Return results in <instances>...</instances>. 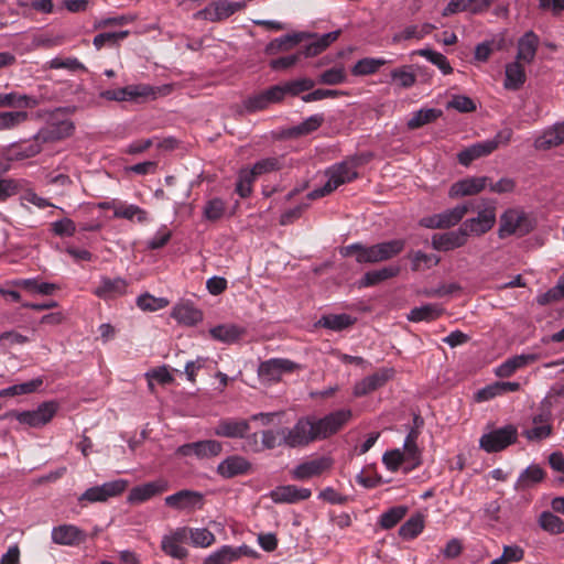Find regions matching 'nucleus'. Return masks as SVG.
<instances>
[{
  "instance_id": "nucleus-1",
  "label": "nucleus",
  "mask_w": 564,
  "mask_h": 564,
  "mask_svg": "<svg viewBox=\"0 0 564 564\" xmlns=\"http://www.w3.org/2000/svg\"><path fill=\"white\" fill-rule=\"evenodd\" d=\"M351 417L350 410H337L322 419L313 416H302L299 419L300 425L305 430L304 446L317 440H325L337 433Z\"/></svg>"
},
{
  "instance_id": "nucleus-2",
  "label": "nucleus",
  "mask_w": 564,
  "mask_h": 564,
  "mask_svg": "<svg viewBox=\"0 0 564 564\" xmlns=\"http://www.w3.org/2000/svg\"><path fill=\"white\" fill-rule=\"evenodd\" d=\"M405 248V240L393 239L372 246L356 242L340 249L343 257H356L358 263H378L390 260L400 254Z\"/></svg>"
},
{
  "instance_id": "nucleus-3",
  "label": "nucleus",
  "mask_w": 564,
  "mask_h": 564,
  "mask_svg": "<svg viewBox=\"0 0 564 564\" xmlns=\"http://www.w3.org/2000/svg\"><path fill=\"white\" fill-rule=\"evenodd\" d=\"M471 202L470 212L477 213V216L466 219L462 225L469 236L480 237L489 232L496 225L497 202L487 198Z\"/></svg>"
},
{
  "instance_id": "nucleus-4",
  "label": "nucleus",
  "mask_w": 564,
  "mask_h": 564,
  "mask_svg": "<svg viewBox=\"0 0 564 564\" xmlns=\"http://www.w3.org/2000/svg\"><path fill=\"white\" fill-rule=\"evenodd\" d=\"M358 163L355 159L345 160L340 163L334 164L326 171V175L328 176V181L326 184L319 188H315L311 193H308V199H318L322 198L340 185L350 183L358 177L357 172Z\"/></svg>"
},
{
  "instance_id": "nucleus-5",
  "label": "nucleus",
  "mask_w": 564,
  "mask_h": 564,
  "mask_svg": "<svg viewBox=\"0 0 564 564\" xmlns=\"http://www.w3.org/2000/svg\"><path fill=\"white\" fill-rule=\"evenodd\" d=\"M305 430L300 425L299 420L292 427H280L278 430H265L261 432L262 446L267 449L285 446L290 448H302L304 446Z\"/></svg>"
},
{
  "instance_id": "nucleus-6",
  "label": "nucleus",
  "mask_w": 564,
  "mask_h": 564,
  "mask_svg": "<svg viewBox=\"0 0 564 564\" xmlns=\"http://www.w3.org/2000/svg\"><path fill=\"white\" fill-rule=\"evenodd\" d=\"M513 135V131L510 128L500 130L494 139L477 142L463 151L457 155L458 162L468 166L473 161L491 154L499 145H507Z\"/></svg>"
},
{
  "instance_id": "nucleus-7",
  "label": "nucleus",
  "mask_w": 564,
  "mask_h": 564,
  "mask_svg": "<svg viewBox=\"0 0 564 564\" xmlns=\"http://www.w3.org/2000/svg\"><path fill=\"white\" fill-rule=\"evenodd\" d=\"M533 229L528 215L520 209L509 208L500 216L498 236L505 239L511 235L524 236Z\"/></svg>"
},
{
  "instance_id": "nucleus-8",
  "label": "nucleus",
  "mask_w": 564,
  "mask_h": 564,
  "mask_svg": "<svg viewBox=\"0 0 564 564\" xmlns=\"http://www.w3.org/2000/svg\"><path fill=\"white\" fill-rule=\"evenodd\" d=\"M159 89L148 84L128 85L122 88L107 89L100 93V97L113 101H140L155 99Z\"/></svg>"
},
{
  "instance_id": "nucleus-9",
  "label": "nucleus",
  "mask_w": 564,
  "mask_h": 564,
  "mask_svg": "<svg viewBox=\"0 0 564 564\" xmlns=\"http://www.w3.org/2000/svg\"><path fill=\"white\" fill-rule=\"evenodd\" d=\"M518 438L517 427L506 425L485 433L479 440V446L487 453H497L514 444Z\"/></svg>"
},
{
  "instance_id": "nucleus-10",
  "label": "nucleus",
  "mask_w": 564,
  "mask_h": 564,
  "mask_svg": "<svg viewBox=\"0 0 564 564\" xmlns=\"http://www.w3.org/2000/svg\"><path fill=\"white\" fill-rule=\"evenodd\" d=\"M56 411L57 404L55 402H44L32 411H11L8 413V417L31 427H41L53 419Z\"/></svg>"
},
{
  "instance_id": "nucleus-11",
  "label": "nucleus",
  "mask_w": 564,
  "mask_h": 564,
  "mask_svg": "<svg viewBox=\"0 0 564 564\" xmlns=\"http://www.w3.org/2000/svg\"><path fill=\"white\" fill-rule=\"evenodd\" d=\"M128 487V481L123 479H117L105 482L100 486H94L85 490L78 498L80 503L84 502H105L109 498L121 495Z\"/></svg>"
},
{
  "instance_id": "nucleus-12",
  "label": "nucleus",
  "mask_w": 564,
  "mask_h": 564,
  "mask_svg": "<svg viewBox=\"0 0 564 564\" xmlns=\"http://www.w3.org/2000/svg\"><path fill=\"white\" fill-rule=\"evenodd\" d=\"M167 507L183 512L200 510L204 506V496L195 490L183 489L164 498Z\"/></svg>"
},
{
  "instance_id": "nucleus-13",
  "label": "nucleus",
  "mask_w": 564,
  "mask_h": 564,
  "mask_svg": "<svg viewBox=\"0 0 564 564\" xmlns=\"http://www.w3.org/2000/svg\"><path fill=\"white\" fill-rule=\"evenodd\" d=\"M243 556L254 558L258 556V553L246 544L240 546L223 545L217 551L210 553L203 564H231Z\"/></svg>"
},
{
  "instance_id": "nucleus-14",
  "label": "nucleus",
  "mask_w": 564,
  "mask_h": 564,
  "mask_svg": "<svg viewBox=\"0 0 564 564\" xmlns=\"http://www.w3.org/2000/svg\"><path fill=\"white\" fill-rule=\"evenodd\" d=\"M281 101L282 90L280 89V87L273 85L268 89L248 96L243 100V107L247 112L253 113L265 110L270 107V105L279 104Z\"/></svg>"
},
{
  "instance_id": "nucleus-15",
  "label": "nucleus",
  "mask_w": 564,
  "mask_h": 564,
  "mask_svg": "<svg viewBox=\"0 0 564 564\" xmlns=\"http://www.w3.org/2000/svg\"><path fill=\"white\" fill-rule=\"evenodd\" d=\"M223 451V444L216 440H204L181 445L176 449L180 456H196L206 459L218 456Z\"/></svg>"
},
{
  "instance_id": "nucleus-16",
  "label": "nucleus",
  "mask_w": 564,
  "mask_h": 564,
  "mask_svg": "<svg viewBox=\"0 0 564 564\" xmlns=\"http://www.w3.org/2000/svg\"><path fill=\"white\" fill-rule=\"evenodd\" d=\"M245 8V3L216 0L197 12V17L210 22H220Z\"/></svg>"
},
{
  "instance_id": "nucleus-17",
  "label": "nucleus",
  "mask_w": 564,
  "mask_h": 564,
  "mask_svg": "<svg viewBox=\"0 0 564 564\" xmlns=\"http://www.w3.org/2000/svg\"><path fill=\"white\" fill-rule=\"evenodd\" d=\"M468 238V232L464 226L460 225L456 230L433 235L432 247L437 251L447 252L464 247Z\"/></svg>"
},
{
  "instance_id": "nucleus-18",
  "label": "nucleus",
  "mask_w": 564,
  "mask_h": 564,
  "mask_svg": "<svg viewBox=\"0 0 564 564\" xmlns=\"http://www.w3.org/2000/svg\"><path fill=\"white\" fill-rule=\"evenodd\" d=\"M128 282L123 278H109L102 275L93 294L104 301L116 300L127 293Z\"/></svg>"
},
{
  "instance_id": "nucleus-19",
  "label": "nucleus",
  "mask_w": 564,
  "mask_h": 564,
  "mask_svg": "<svg viewBox=\"0 0 564 564\" xmlns=\"http://www.w3.org/2000/svg\"><path fill=\"white\" fill-rule=\"evenodd\" d=\"M332 464L333 462L329 457L322 456L301 463L290 471V475L292 479L295 480L310 479L328 470L332 467Z\"/></svg>"
},
{
  "instance_id": "nucleus-20",
  "label": "nucleus",
  "mask_w": 564,
  "mask_h": 564,
  "mask_svg": "<svg viewBox=\"0 0 564 564\" xmlns=\"http://www.w3.org/2000/svg\"><path fill=\"white\" fill-rule=\"evenodd\" d=\"M296 368V364L289 359L272 358L260 365L259 376L263 380L279 381L283 373L293 372Z\"/></svg>"
},
{
  "instance_id": "nucleus-21",
  "label": "nucleus",
  "mask_w": 564,
  "mask_h": 564,
  "mask_svg": "<svg viewBox=\"0 0 564 564\" xmlns=\"http://www.w3.org/2000/svg\"><path fill=\"white\" fill-rule=\"evenodd\" d=\"M86 539L87 533L74 524H62L52 530V541L58 545L77 546Z\"/></svg>"
},
{
  "instance_id": "nucleus-22",
  "label": "nucleus",
  "mask_w": 564,
  "mask_h": 564,
  "mask_svg": "<svg viewBox=\"0 0 564 564\" xmlns=\"http://www.w3.org/2000/svg\"><path fill=\"white\" fill-rule=\"evenodd\" d=\"M251 469L252 465L247 458L240 455H231L217 466V474L223 478L230 479L248 475Z\"/></svg>"
},
{
  "instance_id": "nucleus-23",
  "label": "nucleus",
  "mask_w": 564,
  "mask_h": 564,
  "mask_svg": "<svg viewBox=\"0 0 564 564\" xmlns=\"http://www.w3.org/2000/svg\"><path fill=\"white\" fill-rule=\"evenodd\" d=\"M392 369H380L376 371L355 384L354 395L364 397L376 391L383 387L392 378Z\"/></svg>"
},
{
  "instance_id": "nucleus-24",
  "label": "nucleus",
  "mask_w": 564,
  "mask_h": 564,
  "mask_svg": "<svg viewBox=\"0 0 564 564\" xmlns=\"http://www.w3.org/2000/svg\"><path fill=\"white\" fill-rule=\"evenodd\" d=\"M311 496V489L295 485L279 486L270 492V498L275 503H297L307 500Z\"/></svg>"
},
{
  "instance_id": "nucleus-25",
  "label": "nucleus",
  "mask_w": 564,
  "mask_h": 564,
  "mask_svg": "<svg viewBox=\"0 0 564 564\" xmlns=\"http://www.w3.org/2000/svg\"><path fill=\"white\" fill-rule=\"evenodd\" d=\"M490 181L487 176L467 177L454 183L449 189V197L471 196L485 189Z\"/></svg>"
},
{
  "instance_id": "nucleus-26",
  "label": "nucleus",
  "mask_w": 564,
  "mask_h": 564,
  "mask_svg": "<svg viewBox=\"0 0 564 564\" xmlns=\"http://www.w3.org/2000/svg\"><path fill=\"white\" fill-rule=\"evenodd\" d=\"M250 430L249 422L243 419H221L214 429V434L220 437L242 438Z\"/></svg>"
},
{
  "instance_id": "nucleus-27",
  "label": "nucleus",
  "mask_w": 564,
  "mask_h": 564,
  "mask_svg": "<svg viewBox=\"0 0 564 564\" xmlns=\"http://www.w3.org/2000/svg\"><path fill=\"white\" fill-rule=\"evenodd\" d=\"M494 0H451L443 10V15L448 17L458 12H470L473 14H479L486 12Z\"/></svg>"
},
{
  "instance_id": "nucleus-28",
  "label": "nucleus",
  "mask_w": 564,
  "mask_h": 564,
  "mask_svg": "<svg viewBox=\"0 0 564 564\" xmlns=\"http://www.w3.org/2000/svg\"><path fill=\"white\" fill-rule=\"evenodd\" d=\"M169 486L164 480L150 481L140 486H135L130 490L128 501L131 503H141L152 497L165 492Z\"/></svg>"
},
{
  "instance_id": "nucleus-29",
  "label": "nucleus",
  "mask_w": 564,
  "mask_h": 564,
  "mask_svg": "<svg viewBox=\"0 0 564 564\" xmlns=\"http://www.w3.org/2000/svg\"><path fill=\"white\" fill-rule=\"evenodd\" d=\"M540 44L538 34L533 31L525 32L518 41V52L516 59L525 64H531Z\"/></svg>"
},
{
  "instance_id": "nucleus-30",
  "label": "nucleus",
  "mask_w": 564,
  "mask_h": 564,
  "mask_svg": "<svg viewBox=\"0 0 564 564\" xmlns=\"http://www.w3.org/2000/svg\"><path fill=\"white\" fill-rule=\"evenodd\" d=\"M564 142V122L555 123L553 127L543 131L534 141L536 150H549Z\"/></svg>"
},
{
  "instance_id": "nucleus-31",
  "label": "nucleus",
  "mask_w": 564,
  "mask_h": 564,
  "mask_svg": "<svg viewBox=\"0 0 564 564\" xmlns=\"http://www.w3.org/2000/svg\"><path fill=\"white\" fill-rule=\"evenodd\" d=\"M538 360L535 354H522L508 358L496 370V375L501 378L511 377L518 369L531 365Z\"/></svg>"
},
{
  "instance_id": "nucleus-32",
  "label": "nucleus",
  "mask_w": 564,
  "mask_h": 564,
  "mask_svg": "<svg viewBox=\"0 0 564 564\" xmlns=\"http://www.w3.org/2000/svg\"><path fill=\"white\" fill-rule=\"evenodd\" d=\"M400 273V268L398 265H389L381 268L379 270H371L365 273V275L359 280V288H370L375 286L383 281L392 279Z\"/></svg>"
},
{
  "instance_id": "nucleus-33",
  "label": "nucleus",
  "mask_w": 564,
  "mask_h": 564,
  "mask_svg": "<svg viewBox=\"0 0 564 564\" xmlns=\"http://www.w3.org/2000/svg\"><path fill=\"white\" fill-rule=\"evenodd\" d=\"M444 313V308L440 304L429 303L419 307H414L410 311L408 316L409 321L419 322H432L437 319Z\"/></svg>"
},
{
  "instance_id": "nucleus-34",
  "label": "nucleus",
  "mask_w": 564,
  "mask_h": 564,
  "mask_svg": "<svg viewBox=\"0 0 564 564\" xmlns=\"http://www.w3.org/2000/svg\"><path fill=\"white\" fill-rule=\"evenodd\" d=\"M525 78L527 76L522 62L516 59L506 66L505 87L507 89H519L524 84Z\"/></svg>"
},
{
  "instance_id": "nucleus-35",
  "label": "nucleus",
  "mask_w": 564,
  "mask_h": 564,
  "mask_svg": "<svg viewBox=\"0 0 564 564\" xmlns=\"http://www.w3.org/2000/svg\"><path fill=\"white\" fill-rule=\"evenodd\" d=\"M473 208V202H465L464 204L457 205L454 208L447 209L440 214L443 229H448L462 221V219Z\"/></svg>"
},
{
  "instance_id": "nucleus-36",
  "label": "nucleus",
  "mask_w": 564,
  "mask_h": 564,
  "mask_svg": "<svg viewBox=\"0 0 564 564\" xmlns=\"http://www.w3.org/2000/svg\"><path fill=\"white\" fill-rule=\"evenodd\" d=\"M35 106H37V100L32 96L22 95L17 91L0 94V107L28 109Z\"/></svg>"
},
{
  "instance_id": "nucleus-37",
  "label": "nucleus",
  "mask_w": 564,
  "mask_h": 564,
  "mask_svg": "<svg viewBox=\"0 0 564 564\" xmlns=\"http://www.w3.org/2000/svg\"><path fill=\"white\" fill-rule=\"evenodd\" d=\"M172 316L181 324L194 326L203 321V312L189 304L178 305L173 310Z\"/></svg>"
},
{
  "instance_id": "nucleus-38",
  "label": "nucleus",
  "mask_w": 564,
  "mask_h": 564,
  "mask_svg": "<svg viewBox=\"0 0 564 564\" xmlns=\"http://www.w3.org/2000/svg\"><path fill=\"white\" fill-rule=\"evenodd\" d=\"M355 322L356 318L348 314H329L323 315L316 325L335 332H340L354 325Z\"/></svg>"
},
{
  "instance_id": "nucleus-39",
  "label": "nucleus",
  "mask_w": 564,
  "mask_h": 564,
  "mask_svg": "<svg viewBox=\"0 0 564 564\" xmlns=\"http://www.w3.org/2000/svg\"><path fill=\"white\" fill-rule=\"evenodd\" d=\"M419 435L420 431H417L416 429H411L404 441L403 454H405V456L409 459L410 467L406 468L409 470L417 467L421 464V453L416 444Z\"/></svg>"
},
{
  "instance_id": "nucleus-40",
  "label": "nucleus",
  "mask_w": 564,
  "mask_h": 564,
  "mask_svg": "<svg viewBox=\"0 0 564 564\" xmlns=\"http://www.w3.org/2000/svg\"><path fill=\"white\" fill-rule=\"evenodd\" d=\"M13 284L20 289H23L30 293H37L43 295H51L56 290L57 286L53 283L40 282L36 279H19L13 282Z\"/></svg>"
},
{
  "instance_id": "nucleus-41",
  "label": "nucleus",
  "mask_w": 564,
  "mask_h": 564,
  "mask_svg": "<svg viewBox=\"0 0 564 564\" xmlns=\"http://www.w3.org/2000/svg\"><path fill=\"white\" fill-rule=\"evenodd\" d=\"M443 115L442 110L435 108L420 109L415 111L406 126L410 130L419 129L427 123L438 119Z\"/></svg>"
},
{
  "instance_id": "nucleus-42",
  "label": "nucleus",
  "mask_w": 564,
  "mask_h": 564,
  "mask_svg": "<svg viewBox=\"0 0 564 564\" xmlns=\"http://www.w3.org/2000/svg\"><path fill=\"white\" fill-rule=\"evenodd\" d=\"M282 90V100L285 96H299L301 93L308 91L315 86V82L311 78H299L276 85Z\"/></svg>"
},
{
  "instance_id": "nucleus-43",
  "label": "nucleus",
  "mask_w": 564,
  "mask_h": 564,
  "mask_svg": "<svg viewBox=\"0 0 564 564\" xmlns=\"http://www.w3.org/2000/svg\"><path fill=\"white\" fill-rule=\"evenodd\" d=\"M552 425L549 423H545L542 415L534 416L533 419V426L531 429H527L523 432V435L529 441H542L546 437H549L552 434Z\"/></svg>"
},
{
  "instance_id": "nucleus-44",
  "label": "nucleus",
  "mask_w": 564,
  "mask_h": 564,
  "mask_svg": "<svg viewBox=\"0 0 564 564\" xmlns=\"http://www.w3.org/2000/svg\"><path fill=\"white\" fill-rule=\"evenodd\" d=\"M388 63L387 59L383 58H373V57H365L359 59L354 67L351 68V73L355 76H366L372 75L378 72V69Z\"/></svg>"
},
{
  "instance_id": "nucleus-45",
  "label": "nucleus",
  "mask_w": 564,
  "mask_h": 564,
  "mask_svg": "<svg viewBox=\"0 0 564 564\" xmlns=\"http://www.w3.org/2000/svg\"><path fill=\"white\" fill-rule=\"evenodd\" d=\"M210 336L223 343H234L242 335V329L235 325H218L209 330Z\"/></svg>"
},
{
  "instance_id": "nucleus-46",
  "label": "nucleus",
  "mask_w": 564,
  "mask_h": 564,
  "mask_svg": "<svg viewBox=\"0 0 564 564\" xmlns=\"http://www.w3.org/2000/svg\"><path fill=\"white\" fill-rule=\"evenodd\" d=\"M408 507L395 506L383 512L379 518V524L384 530L394 528L406 514Z\"/></svg>"
},
{
  "instance_id": "nucleus-47",
  "label": "nucleus",
  "mask_w": 564,
  "mask_h": 564,
  "mask_svg": "<svg viewBox=\"0 0 564 564\" xmlns=\"http://www.w3.org/2000/svg\"><path fill=\"white\" fill-rule=\"evenodd\" d=\"M113 215L128 220L137 219L141 224L148 220V213L137 205L121 204L116 207Z\"/></svg>"
},
{
  "instance_id": "nucleus-48",
  "label": "nucleus",
  "mask_w": 564,
  "mask_h": 564,
  "mask_svg": "<svg viewBox=\"0 0 564 564\" xmlns=\"http://www.w3.org/2000/svg\"><path fill=\"white\" fill-rule=\"evenodd\" d=\"M227 209L225 200L214 197L206 202L203 208V216L208 221H217L223 218Z\"/></svg>"
},
{
  "instance_id": "nucleus-49",
  "label": "nucleus",
  "mask_w": 564,
  "mask_h": 564,
  "mask_svg": "<svg viewBox=\"0 0 564 564\" xmlns=\"http://www.w3.org/2000/svg\"><path fill=\"white\" fill-rule=\"evenodd\" d=\"M544 475L545 473L543 468H541L539 465H531L521 473L517 485L519 488H528L543 480Z\"/></svg>"
},
{
  "instance_id": "nucleus-50",
  "label": "nucleus",
  "mask_w": 564,
  "mask_h": 564,
  "mask_svg": "<svg viewBox=\"0 0 564 564\" xmlns=\"http://www.w3.org/2000/svg\"><path fill=\"white\" fill-rule=\"evenodd\" d=\"M540 527L551 534L564 533V521L556 514L544 511L539 519Z\"/></svg>"
},
{
  "instance_id": "nucleus-51",
  "label": "nucleus",
  "mask_w": 564,
  "mask_h": 564,
  "mask_svg": "<svg viewBox=\"0 0 564 564\" xmlns=\"http://www.w3.org/2000/svg\"><path fill=\"white\" fill-rule=\"evenodd\" d=\"M415 54L420 56H424L427 61H430L432 64L436 65L443 74L447 75L453 72L452 66L449 65L448 59L443 54L435 52L433 50L424 48L419 50L415 52Z\"/></svg>"
},
{
  "instance_id": "nucleus-52",
  "label": "nucleus",
  "mask_w": 564,
  "mask_h": 564,
  "mask_svg": "<svg viewBox=\"0 0 564 564\" xmlns=\"http://www.w3.org/2000/svg\"><path fill=\"white\" fill-rule=\"evenodd\" d=\"M424 528L423 519L420 516L411 517L399 529V534L403 539L411 540L416 538Z\"/></svg>"
},
{
  "instance_id": "nucleus-53",
  "label": "nucleus",
  "mask_w": 564,
  "mask_h": 564,
  "mask_svg": "<svg viewBox=\"0 0 564 564\" xmlns=\"http://www.w3.org/2000/svg\"><path fill=\"white\" fill-rule=\"evenodd\" d=\"M29 115L26 111H6L0 112V130L13 129L24 121H26Z\"/></svg>"
},
{
  "instance_id": "nucleus-54",
  "label": "nucleus",
  "mask_w": 564,
  "mask_h": 564,
  "mask_svg": "<svg viewBox=\"0 0 564 564\" xmlns=\"http://www.w3.org/2000/svg\"><path fill=\"white\" fill-rule=\"evenodd\" d=\"M137 305L142 311L155 312L166 307L169 305V301L164 297H155L145 293L137 299Z\"/></svg>"
},
{
  "instance_id": "nucleus-55",
  "label": "nucleus",
  "mask_w": 564,
  "mask_h": 564,
  "mask_svg": "<svg viewBox=\"0 0 564 564\" xmlns=\"http://www.w3.org/2000/svg\"><path fill=\"white\" fill-rule=\"evenodd\" d=\"M42 384L43 380L41 378H36L28 382L11 386L4 389L1 394L10 397L29 394L36 391Z\"/></svg>"
},
{
  "instance_id": "nucleus-56",
  "label": "nucleus",
  "mask_w": 564,
  "mask_h": 564,
  "mask_svg": "<svg viewBox=\"0 0 564 564\" xmlns=\"http://www.w3.org/2000/svg\"><path fill=\"white\" fill-rule=\"evenodd\" d=\"M524 551L518 545H505L501 556L491 561L490 564H509L522 561Z\"/></svg>"
},
{
  "instance_id": "nucleus-57",
  "label": "nucleus",
  "mask_w": 564,
  "mask_h": 564,
  "mask_svg": "<svg viewBox=\"0 0 564 564\" xmlns=\"http://www.w3.org/2000/svg\"><path fill=\"white\" fill-rule=\"evenodd\" d=\"M74 129L75 127L72 121L63 120L43 132L46 135V140H61L69 137Z\"/></svg>"
},
{
  "instance_id": "nucleus-58",
  "label": "nucleus",
  "mask_w": 564,
  "mask_h": 564,
  "mask_svg": "<svg viewBox=\"0 0 564 564\" xmlns=\"http://www.w3.org/2000/svg\"><path fill=\"white\" fill-rule=\"evenodd\" d=\"M324 122L323 115H313L304 120L301 124L292 128V135H305L316 131Z\"/></svg>"
},
{
  "instance_id": "nucleus-59",
  "label": "nucleus",
  "mask_w": 564,
  "mask_h": 564,
  "mask_svg": "<svg viewBox=\"0 0 564 564\" xmlns=\"http://www.w3.org/2000/svg\"><path fill=\"white\" fill-rule=\"evenodd\" d=\"M303 39V34H288L280 39H275L267 47L269 53L289 50L299 44Z\"/></svg>"
},
{
  "instance_id": "nucleus-60",
  "label": "nucleus",
  "mask_w": 564,
  "mask_h": 564,
  "mask_svg": "<svg viewBox=\"0 0 564 564\" xmlns=\"http://www.w3.org/2000/svg\"><path fill=\"white\" fill-rule=\"evenodd\" d=\"M216 538L206 528H191V543L196 547H208L214 544Z\"/></svg>"
},
{
  "instance_id": "nucleus-61",
  "label": "nucleus",
  "mask_w": 564,
  "mask_h": 564,
  "mask_svg": "<svg viewBox=\"0 0 564 564\" xmlns=\"http://www.w3.org/2000/svg\"><path fill=\"white\" fill-rule=\"evenodd\" d=\"M161 550L169 556L184 560L188 556V550L164 535L161 541Z\"/></svg>"
},
{
  "instance_id": "nucleus-62",
  "label": "nucleus",
  "mask_w": 564,
  "mask_h": 564,
  "mask_svg": "<svg viewBox=\"0 0 564 564\" xmlns=\"http://www.w3.org/2000/svg\"><path fill=\"white\" fill-rule=\"evenodd\" d=\"M257 180L249 170H242L236 185V192L240 197L247 198L252 193V185Z\"/></svg>"
},
{
  "instance_id": "nucleus-63",
  "label": "nucleus",
  "mask_w": 564,
  "mask_h": 564,
  "mask_svg": "<svg viewBox=\"0 0 564 564\" xmlns=\"http://www.w3.org/2000/svg\"><path fill=\"white\" fill-rule=\"evenodd\" d=\"M281 167V163L276 158H265L256 162L249 171L253 176L259 177L263 174L278 171Z\"/></svg>"
},
{
  "instance_id": "nucleus-64",
  "label": "nucleus",
  "mask_w": 564,
  "mask_h": 564,
  "mask_svg": "<svg viewBox=\"0 0 564 564\" xmlns=\"http://www.w3.org/2000/svg\"><path fill=\"white\" fill-rule=\"evenodd\" d=\"M440 258L436 254H429L422 251H416L412 256V270L420 271L423 268L430 269L438 264Z\"/></svg>"
}]
</instances>
